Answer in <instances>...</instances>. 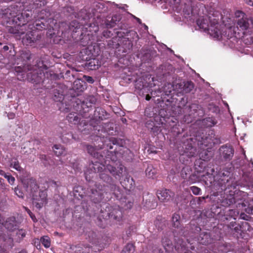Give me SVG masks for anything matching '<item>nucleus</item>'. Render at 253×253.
Here are the masks:
<instances>
[{"label":"nucleus","instance_id":"1","mask_svg":"<svg viewBox=\"0 0 253 253\" xmlns=\"http://www.w3.org/2000/svg\"><path fill=\"white\" fill-rule=\"evenodd\" d=\"M197 23L200 28L204 31H208L209 34L213 38L218 39L221 37L219 25L216 19H211L210 16H205L199 18Z\"/></svg>","mask_w":253,"mask_h":253},{"label":"nucleus","instance_id":"2","mask_svg":"<svg viewBox=\"0 0 253 253\" xmlns=\"http://www.w3.org/2000/svg\"><path fill=\"white\" fill-rule=\"evenodd\" d=\"M91 168H93L95 172H100V177L104 181H108L109 180L110 177L108 175V172L114 175L117 174L115 172L116 168L110 165L105 167L98 162H95L92 164Z\"/></svg>","mask_w":253,"mask_h":253},{"label":"nucleus","instance_id":"3","mask_svg":"<svg viewBox=\"0 0 253 253\" xmlns=\"http://www.w3.org/2000/svg\"><path fill=\"white\" fill-rule=\"evenodd\" d=\"M237 25L242 30H246L253 27V18H248L247 17L239 19L237 21Z\"/></svg>","mask_w":253,"mask_h":253},{"label":"nucleus","instance_id":"4","mask_svg":"<svg viewBox=\"0 0 253 253\" xmlns=\"http://www.w3.org/2000/svg\"><path fill=\"white\" fill-rule=\"evenodd\" d=\"M46 194L44 191H41L39 194V198L34 199L33 204L38 209L42 208L47 203Z\"/></svg>","mask_w":253,"mask_h":253},{"label":"nucleus","instance_id":"5","mask_svg":"<svg viewBox=\"0 0 253 253\" xmlns=\"http://www.w3.org/2000/svg\"><path fill=\"white\" fill-rule=\"evenodd\" d=\"M3 226L9 231H14L16 229V218L14 216L8 218L4 222Z\"/></svg>","mask_w":253,"mask_h":253},{"label":"nucleus","instance_id":"6","mask_svg":"<svg viewBox=\"0 0 253 253\" xmlns=\"http://www.w3.org/2000/svg\"><path fill=\"white\" fill-rule=\"evenodd\" d=\"M220 151L223 157L226 159H230L233 156L234 150L231 147L223 146L220 148Z\"/></svg>","mask_w":253,"mask_h":253},{"label":"nucleus","instance_id":"7","mask_svg":"<svg viewBox=\"0 0 253 253\" xmlns=\"http://www.w3.org/2000/svg\"><path fill=\"white\" fill-rule=\"evenodd\" d=\"M36 70V69H34V73L30 72L28 74V78L29 80L33 81L34 83H39L42 80V73L41 72H40V73H38V72H35ZM40 71H41V70H40Z\"/></svg>","mask_w":253,"mask_h":253},{"label":"nucleus","instance_id":"8","mask_svg":"<svg viewBox=\"0 0 253 253\" xmlns=\"http://www.w3.org/2000/svg\"><path fill=\"white\" fill-rule=\"evenodd\" d=\"M170 191L167 189L160 190L157 193V196L160 201L165 202L170 198Z\"/></svg>","mask_w":253,"mask_h":253},{"label":"nucleus","instance_id":"9","mask_svg":"<svg viewBox=\"0 0 253 253\" xmlns=\"http://www.w3.org/2000/svg\"><path fill=\"white\" fill-rule=\"evenodd\" d=\"M179 88L182 89V91L185 93L190 92L194 88V84L191 82H186L180 83L179 84Z\"/></svg>","mask_w":253,"mask_h":253},{"label":"nucleus","instance_id":"10","mask_svg":"<svg viewBox=\"0 0 253 253\" xmlns=\"http://www.w3.org/2000/svg\"><path fill=\"white\" fill-rule=\"evenodd\" d=\"M15 17L16 15L14 13H13V15H11L10 17H8V19L6 21L7 26L11 27V29H9V31L11 33H15L14 32L13 27H15V23H14Z\"/></svg>","mask_w":253,"mask_h":253},{"label":"nucleus","instance_id":"11","mask_svg":"<svg viewBox=\"0 0 253 253\" xmlns=\"http://www.w3.org/2000/svg\"><path fill=\"white\" fill-rule=\"evenodd\" d=\"M53 151L56 155L60 156L65 154L66 151L60 145H55L53 147Z\"/></svg>","mask_w":253,"mask_h":253},{"label":"nucleus","instance_id":"12","mask_svg":"<svg viewBox=\"0 0 253 253\" xmlns=\"http://www.w3.org/2000/svg\"><path fill=\"white\" fill-rule=\"evenodd\" d=\"M73 250H74V249H73ZM75 252L76 253H89L90 247L88 246H84V247L80 246H76Z\"/></svg>","mask_w":253,"mask_h":253},{"label":"nucleus","instance_id":"13","mask_svg":"<svg viewBox=\"0 0 253 253\" xmlns=\"http://www.w3.org/2000/svg\"><path fill=\"white\" fill-rule=\"evenodd\" d=\"M34 38L31 34H27L22 38V42L24 44L28 45L32 43L34 41Z\"/></svg>","mask_w":253,"mask_h":253},{"label":"nucleus","instance_id":"14","mask_svg":"<svg viewBox=\"0 0 253 253\" xmlns=\"http://www.w3.org/2000/svg\"><path fill=\"white\" fill-rule=\"evenodd\" d=\"M87 151L89 154L93 156L94 157L98 158V148H95L91 145H87L86 147Z\"/></svg>","mask_w":253,"mask_h":253},{"label":"nucleus","instance_id":"15","mask_svg":"<svg viewBox=\"0 0 253 253\" xmlns=\"http://www.w3.org/2000/svg\"><path fill=\"white\" fill-rule=\"evenodd\" d=\"M235 202L236 200L234 197L233 196L230 195L223 200L222 204L224 206H230Z\"/></svg>","mask_w":253,"mask_h":253},{"label":"nucleus","instance_id":"16","mask_svg":"<svg viewBox=\"0 0 253 253\" xmlns=\"http://www.w3.org/2000/svg\"><path fill=\"white\" fill-rule=\"evenodd\" d=\"M27 232L25 229H17V242H20L26 235Z\"/></svg>","mask_w":253,"mask_h":253},{"label":"nucleus","instance_id":"17","mask_svg":"<svg viewBox=\"0 0 253 253\" xmlns=\"http://www.w3.org/2000/svg\"><path fill=\"white\" fill-rule=\"evenodd\" d=\"M87 238L89 242L92 244H96L97 242V235L94 232H90L87 235Z\"/></svg>","mask_w":253,"mask_h":253},{"label":"nucleus","instance_id":"18","mask_svg":"<svg viewBox=\"0 0 253 253\" xmlns=\"http://www.w3.org/2000/svg\"><path fill=\"white\" fill-rule=\"evenodd\" d=\"M156 173L155 169H153L152 166L149 165L146 169V174L149 178H153Z\"/></svg>","mask_w":253,"mask_h":253},{"label":"nucleus","instance_id":"19","mask_svg":"<svg viewBox=\"0 0 253 253\" xmlns=\"http://www.w3.org/2000/svg\"><path fill=\"white\" fill-rule=\"evenodd\" d=\"M41 242L46 248H49L50 246V240L48 236H43L41 238Z\"/></svg>","mask_w":253,"mask_h":253},{"label":"nucleus","instance_id":"20","mask_svg":"<svg viewBox=\"0 0 253 253\" xmlns=\"http://www.w3.org/2000/svg\"><path fill=\"white\" fill-rule=\"evenodd\" d=\"M211 239L210 235L206 233L203 235L201 237V240L200 241L201 243L204 245H207L211 243Z\"/></svg>","mask_w":253,"mask_h":253},{"label":"nucleus","instance_id":"21","mask_svg":"<svg viewBox=\"0 0 253 253\" xmlns=\"http://www.w3.org/2000/svg\"><path fill=\"white\" fill-rule=\"evenodd\" d=\"M134 250V246L132 244H128L123 249L121 253H133Z\"/></svg>","mask_w":253,"mask_h":253},{"label":"nucleus","instance_id":"22","mask_svg":"<svg viewBox=\"0 0 253 253\" xmlns=\"http://www.w3.org/2000/svg\"><path fill=\"white\" fill-rule=\"evenodd\" d=\"M180 216L177 214H174L172 217V222L174 227H178L180 224Z\"/></svg>","mask_w":253,"mask_h":253},{"label":"nucleus","instance_id":"23","mask_svg":"<svg viewBox=\"0 0 253 253\" xmlns=\"http://www.w3.org/2000/svg\"><path fill=\"white\" fill-rule=\"evenodd\" d=\"M191 170L188 168H184L181 171V176L183 179H186L190 175Z\"/></svg>","mask_w":253,"mask_h":253},{"label":"nucleus","instance_id":"24","mask_svg":"<svg viewBox=\"0 0 253 253\" xmlns=\"http://www.w3.org/2000/svg\"><path fill=\"white\" fill-rule=\"evenodd\" d=\"M4 177L7 179L10 184L12 185L14 183L15 178L9 173H4Z\"/></svg>","mask_w":253,"mask_h":253},{"label":"nucleus","instance_id":"25","mask_svg":"<svg viewBox=\"0 0 253 253\" xmlns=\"http://www.w3.org/2000/svg\"><path fill=\"white\" fill-rule=\"evenodd\" d=\"M235 16L236 18H241L240 19H243L246 17V14L241 11H236L235 12Z\"/></svg>","mask_w":253,"mask_h":253},{"label":"nucleus","instance_id":"26","mask_svg":"<svg viewBox=\"0 0 253 253\" xmlns=\"http://www.w3.org/2000/svg\"><path fill=\"white\" fill-rule=\"evenodd\" d=\"M190 189L193 193L196 195H199L201 192V189L196 186H192Z\"/></svg>","mask_w":253,"mask_h":253},{"label":"nucleus","instance_id":"27","mask_svg":"<svg viewBox=\"0 0 253 253\" xmlns=\"http://www.w3.org/2000/svg\"><path fill=\"white\" fill-rule=\"evenodd\" d=\"M78 85H79V86H77L76 87V89H80L81 91L82 90V89L84 88L83 86L82 85H81V81L80 80H76L74 82V88H76V86H78Z\"/></svg>","mask_w":253,"mask_h":253},{"label":"nucleus","instance_id":"28","mask_svg":"<svg viewBox=\"0 0 253 253\" xmlns=\"http://www.w3.org/2000/svg\"><path fill=\"white\" fill-rule=\"evenodd\" d=\"M21 182L24 185L25 187H28L29 182H32V179L29 180L28 178H21Z\"/></svg>","mask_w":253,"mask_h":253},{"label":"nucleus","instance_id":"29","mask_svg":"<svg viewBox=\"0 0 253 253\" xmlns=\"http://www.w3.org/2000/svg\"><path fill=\"white\" fill-rule=\"evenodd\" d=\"M18 128L19 129V132L21 135L26 134L29 129L28 127L26 126H24V128H21V127L20 126L18 127Z\"/></svg>","mask_w":253,"mask_h":253},{"label":"nucleus","instance_id":"30","mask_svg":"<svg viewBox=\"0 0 253 253\" xmlns=\"http://www.w3.org/2000/svg\"><path fill=\"white\" fill-rule=\"evenodd\" d=\"M114 213L117 214L116 215H114V218H116V219L119 220L122 217V214L121 211L119 210H115L113 212V213Z\"/></svg>","mask_w":253,"mask_h":253},{"label":"nucleus","instance_id":"31","mask_svg":"<svg viewBox=\"0 0 253 253\" xmlns=\"http://www.w3.org/2000/svg\"><path fill=\"white\" fill-rule=\"evenodd\" d=\"M84 78L85 79L86 81L90 84H92L94 82V80L91 77L84 76Z\"/></svg>","mask_w":253,"mask_h":253},{"label":"nucleus","instance_id":"32","mask_svg":"<svg viewBox=\"0 0 253 253\" xmlns=\"http://www.w3.org/2000/svg\"><path fill=\"white\" fill-rule=\"evenodd\" d=\"M190 150L191 151L190 152L189 154H188V152H186V155L188 157H193L195 155L196 153V150L192 147L191 148Z\"/></svg>","mask_w":253,"mask_h":253},{"label":"nucleus","instance_id":"33","mask_svg":"<svg viewBox=\"0 0 253 253\" xmlns=\"http://www.w3.org/2000/svg\"><path fill=\"white\" fill-rule=\"evenodd\" d=\"M27 212H28V214H29V215L30 216V217H31V218L32 219V220L34 222H36L37 221V220L35 216L32 213V212L29 210H27Z\"/></svg>","mask_w":253,"mask_h":253},{"label":"nucleus","instance_id":"34","mask_svg":"<svg viewBox=\"0 0 253 253\" xmlns=\"http://www.w3.org/2000/svg\"><path fill=\"white\" fill-rule=\"evenodd\" d=\"M4 219L3 216L0 214V228H2L4 223Z\"/></svg>","mask_w":253,"mask_h":253},{"label":"nucleus","instance_id":"35","mask_svg":"<svg viewBox=\"0 0 253 253\" xmlns=\"http://www.w3.org/2000/svg\"><path fill=\"white\" fill-rule=\"evenodd\" d=\"M7 117L9 119H13L15 117V114L13 113H8L7 114Z\"/></svg>","mask_w":253,"mask_h":253},{"label":"nucleus","instance_id":"36","mask_svg":"<svg viewBox=\"0 0 253 253\" xmlns=\"http://www.w3.org/2000/svg\"><path fill=\"white\" fill-rule=\"evenodd\" d=\"M245 1L248 4L253 6V0H245Z\"/></svg>","mask_w":253,"mask_h":253},{"label":"nucleus","instance_id":"37","mask_svg":"<svg viewBox=\"0 0 253 253\" xmlns=\"http://www.w3.org/2000/svg\"><path fill=\"white\" fill-rule=\"evenodd\" d=\"M132 205H133L132 203L131 202H130V201H129L128 202V204L126 205V208L127 209H130V208H131L132 207Z\"/></svg>","mask_w":253,"mask_h":253},{"label":"nucleus","instance_id":"38","mask_svg":"<svg viewBox=\"0 0 253 253\" xmlns=\"http://www.w3.org/2000/svg\"><path fill=\"white\" fill-rule=\"evenodd\" d=\"M22 58H23L24 60L25 59H26L27 60L29 59V56L28 54H24L22 56Z\"/></svg>","mask_w":253,"mask_h":253},{"label":"nucleus","instance_id":"39","mask_svg":"<svg viewBox=\"0 0 253 253\" xmlns=\"http://www.w3.org/2000/svg\"><path fill=\"white\" fill-rule=\"evenodd\" d=\"M9 49V47L7 45H4L2 48V51L3 52H6Z\"/></svg>","mask_w":253,"mask_h":253},{"label":"nucleus","instance_id":"40","mask_svg":"<svg viewBox=\"0 0 253 253\" xmlns=\"http://www.w3.org/2000/svg\"><path fill=\"white\" fill-rule=\"evenodd\" d=\"M22 172L24 174V177H28V175H29V173L26 171H24L22 169Z\"/></svg>","mask_w":253,"mask_h":253},{"label":"nucleus","instance_id":"41","mask_svg":"<svg viewBox=\"0 0 253 253\" xmlns=\"http://www.w3.org/2000/svg\"><path fill=\"white\" fill-rule=\"evenodd\" d=\"M32 143H33V145H39V144L40 142H39L38 140H34V141L32 142Z\"/></svg>","mask_w":253,"mask_h":253},{"label":"nucleus","instance_id":"42","mask_svg":"<svg viewBox=\"0 0 253 253\" xmlns=\"http://www.w3.org/2000/svg\"><path fill=\"white\" fill-rule=\"evenodd\" d=\"M16 169L17 170H18V171H21L22 169L19 167L17 165V168H16Z\"/></svg>","mask_w":253,"mask_h":253},{"label":"nucleus","instance_id":"43","mask_svg":"<svg viewBox=\"0 0 253 253\" xmlns=\"http://www.w3.org/2000/svg\"><path fill=\"white\" fill-rule=\"evenodd\" d=\"M150 96L149 95H147L146 96V99L147 100H149L150 99Z\"/></svg>","mask_w":253,"mask_h":253},{"label":"nucleus","instance_id":"44","mask_svg":"<svg viewBox=\"0 0 253 253\" xmlns=\"http://www.w3.org/2000/svg\"><path fill=\"white\" fill-rule=\"evenodd\" d=\"M1 228H0V238L2 236V231L1 230Z\"/></svg>","mask_w":253,"mask_h":253},{"label":"nucleus","instance_id":"45","mask_svg":"<svg viewBox=\"0 0 253 253\" xmlns=\"http://www.w3.org/2000/svg\"><path fill=\"white\" fill-rule=\"evenodd\" d=\"M13 165V168L16 169V162H14Z\"/></svg>","mask_w":253,"mask_h":253},{"label":"nucleus","instance_id":"46","mask_svg":"<svg viewBox=\"0 0 253 253\" xmlns=\"http://www.w3.org/2000/svg\"><path fill=\"white\" fill-rule=\"evenodd\" d=\"M135 19L137 20V22H138L139 23H140V20L139 18L135 17Z\"/></svg>","mask_w":253,"mask_h":253},{"label":"nucleus","instance_id":"47","mask_svg":"<svg viewBox=\"0 0 253 253\" xmlns=\"http://www.w3.org/2000/svg\"><path fill=\"white\" fill-rule=\"evenodd\" d=\"M27 68L28 70H30V69L28 68V66H24V70H26V69Z\"/></svg>","mask_w":253,"mask_h":253},{"label":"nucleus","instance_id":"48","mask_svg":"<svg viewBox=\"0 0 253 253\" xmlns=\"http://www.w3.org/2000/svg\"><path fill=\"white\" fill-rule=\"evenodd\" d=\"M19 68H20V67H17V71H16L17 73L19 71V70H18V69H19Z\"/></svg>","mask_w":253,"mask_h":253},{"label":"nucleus","instance_id":"49","mask_svg":"<svg viewBox=\"0 0 253 253\" xmlns=\"http://www.w3.org/2000/svg\"><path fill=\"white\" fill-rule=\"evenodd\" d=\"M98 188V190L99 191H100V190H103V188H102V187L101 186V188H99V187Z\"/></svg>","mask_w":253,"mask_h":253},{"label":"nucleus","instance_id":"50","mask_svg":"<svg viewBox=\"0 0 253 253\" xmlns=\"http://www.w3.org/2000/svg\"><path fill=\"white\" fill-rule=\"evenodd\" d=\"M9 10V9H7V11H6V13H5L7 15H8V14Z\"/></svg>","mask_w":253,"mask_h":253},{"label":"nucleus","instance_id":"51","mask_svg":"<svg viewBox=\"0 0 253 253\" xmlns=\"http://www.w3.org/2000/svg\"><path fill=\"white\" fill-rule=\"evenodd\" d=\"M19 253H27L25 251H22L21 252H20Z\"/></svg>","mask_w":253,"mask_h":253},{"label":"nucleus","instance_id":"52","mask_svg":"<svg viewBox=\"0 0 253 253\" xmlns=\"http://www.w3.org/2000/svg\"><path fill=\"white\" fill-rule=\"evenodd\" d=\"M14 192H15V193H16V187H15V188H14Z\"/></svg>","mask_w":253,"mask_h":253},{"label":"nucleus","instance_id":"53","mask_svg":"<svg viewBox=\"0 0 253 253\" xmlns=\"http://www.w3.org/2000/svg\"><path fill=\"white\" fill-rule=\"evenodd\" d=\"M94 67L93 69H96V68H95V64H94Z\"/></svg>","mask_w":253,"mask_h":253},{"label":"nucleus","instance_id":"54","mask_svg":"<svg viewBox=\"0 0 253 253\" xmlns=\"http://www.w3.org/2000/svg\"><path fill=\"white\" fill-rule=\"evenodd\" d=\"M92 194H95L94 191H92Z\"/></svg>","mask_w":253,"mask_h":253},{"label":"nucleus","instance_id":"55","mask_svg":"<svg viewBox=\"0 0 253 253\" xmlns=\"http://www.w3.org/2000/svg\"><path fill=\"white\" fill-rule=\"evenodd\" d=\"M0 44H1V43L0 42Z\"/></svg>","mask_w":253,"mask_h":253}]
</instances>
